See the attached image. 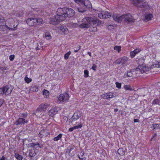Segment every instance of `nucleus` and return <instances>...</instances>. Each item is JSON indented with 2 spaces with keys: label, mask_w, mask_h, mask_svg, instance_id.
I'll return each instance as SVG.
<instances>
[{
  "label": "nucleus",
  "mask_w": 160,
  "mask_h": 160,
  "mask_svg": "<svg viewBox=\"0 0 160 160\" xmlns=\"http://www.w3.org/2000/svg\"><path fill=\"white\" fill-rule=\"evenodd\" d=\"M74 14V11L71 8H58L57 11V15L50 19L49 23L53 25L57 24L65 20L66 18L72 17Z\"/></svg>",
  "instance_id": "obj_1"
},
{
  "label": "nucleus",
  "mask_w": 160,
  "mask_h": 160,
  "mask_svg": "<svg viewBox=\"0 0 160 160\" xmlns=\"http://www.w3.org/2000/svg\"><path fill=\"white\" fill-rule=\"evenodd\" d=\"M82 23L79 25V27L81 28H87L92 27L90 29L91 32H96L97 31V26L101 24L100 21L95 17H88L82 20Z\"/></svg>",
  "instance_id": "obj_2"
},
{
  "label": "nucleus",
  "mask_w": 160,
  "mask_h": 160,
  "mask_svg": "<svg viewBox=\"0 0 160 160\" xmlns=\"http://www.w3.org/2000/svg\"><path fill=\"white\" fill-rule=\"evenodd\" d=\"M104 17H105V19L109 18L111 16H112L113 20L118 22H121L123 19L127 23H132L134 22L131 18L132 16L131 15H126L125 16L122 15L119 16L117 14H113L112 15L111 13L108 11L103 12Z\"/></svg>",
  "instance_id": "obj_3"
},
{
  "label": "nucleus",
  "mask_w": 160,
  "mask_h": 160,
  "mask_svg": "<svg viewBox=\"0 0 160 160\" xmlns=\"http://www.w3.org/2000/svg\"><path fill=\"white\" fill-rule=\"evenodd\" d=\"M43 21L42 19L41 18H31L28 19L26 22L28 25L32 26L40 25L42 23Z\"/></svg>",
  "instance_id": "obj_4"
},
{
  "label": "nucleus",
  "mask_w": 160,
  "mask_h": 160,
  "mask_svg": "<svg viewBox=\"0 0 160 160\" xmlns=\"http://www.w3.org/2000/svg\"><path fill=\"white\" fill-rule=\"evenodd\" d=\"M13 88L14 87L13 86L8 85H6L2 88H0V94L8 95L11 93Z\"/></svg>",
  "instance_id": "obj_5"
},
{
  "label": "nucleus",
  "mask_w": 160,
  "mask_h": 160,
  "mask_svg": "<svg viewBox=\"0 0 160 160\" xmlns=\"http://www.w3.org/2000/svg\"><path fill=\"white\" fill-rule=\"evenodd\" d=\"M132 3L134 6L140 8H146L148 6L147 2L141 0H133Z\"/></svg>",
  "instance_id": "obj_6"
},
{
  "label": "nucleus",
  "mask_w": 160,
  "mask_h": 160,
  "mask_svg": "<svg viewBox=\"0 0 160 160\" xmlns=\"http://www.w3.org/2000/svg\"><path fill=\"white\" fill-rule=\"evenodd\" d=\"M134 70L138 72L139 71L143 73L150 70V67H148L146 65H138V67L136 68Z\"/></svg>",
  "instance_id": "obj_7"
},
{
  "label": "nucleus",
  "mask_w": 160,
  "mask_h": 160,
  "mask_svg": "<svg viewBox=\"0 0 160 160\" xmlns=\"http://www.w3.org/2000/svg\"><path fill=\"white\" fill-rule=\"evenodd\" d=\"M49 106V104L48 103H41L35 111V114L40 112L46 111Z\"/></svg>",
  "instance_id": "obj_8"
},
{
  "label": "nucleus",
  "mask_w": 160,
  "mask_h": 160,
  "mask_svg": "<svg viewBox=\"0 0 160 160\" xmlns=\"http://www.w3.org/2000/svg\"><path fill=\"white\" fill-rule=\"evenodd\" d=\"M82 115V112L79 111H77L73 114L72 116L70 119V122L71 123L76 121L79 119Z\"/></svg>",
  "instance_id": "obj_9"
},
{
  "label": "nucleus",
  "mask_w": 160,
  "mask_h": 160,
  "mask_svg": "<svg viewBox=\"0 0 160 160\" xmlns=\"http://www.w3.org/2000/svg\"><path fill=\"white\" fill-rule=\"evenodd\" d=\"M5 25L7 27V28L10 30L14 31L16 29L17 25L15 27L14 24L12 21L9 20L6 22Z\"/></svg>",
  "instance_id": "obj_10"
},
{
  "label": "nucleus",
  "mask_w": 160,
  "mask_h": 160,
  "mask_svg": "<svg viewBox=\"0 0 160 160\" xmlns=\"http://www.w3.org/2000/svg\"><path fill=\"white\" fill-rule=\"evenodd\" d=\"M128 58L127 57L123 56L122 58L117 59L114 62V63L117 64L123 65L128 61Z\"/></svg>",
  "instance_id": "obj_11"
},
{
  "label": "nucleus",
  "mask_w": 160,
  "mask_h": 160,
  "mask_svg": "<svg viewBox=\"0 0 160 160\" xmlns=\"http://www.w3.org/2000/svg\"><path fill=\"white\" fill-rule=\"evenodd\" d=\"M28 121L26 120L25 118L19 117V118L15 121V124L17 126L19 125H24L25 123H28Z\"/></svg>",
  "instance_id": "obj_12"
},
{
  "label": "nucleus",
  "mask_w": 160,
  "mask_h": 160,
  "mask_svg": "<svg viewBox=\"0 0 160 160\" xmlns=\"http://www.w3.org/2000/svg\"><path fill=\"white\" fill-rule=\"evenodd\" d=\"M49 134V132L46 129H43L39 132V137L41 138L45 137Z\"/></svg>",
  "instance_id": "obj_13"
},
{
  "label": "nucleus",
  "mask_w": 160,
  "mask_h": 160,
  "mask_svg": "<svg viewBox=\"0 0 160 160\" xmlns=\"http://www.w3.org/2000/svg\"><path fill=\"white\" fill-rule=\"evenodd\" d=\"M57 108L52 107V108L48 112V114L50 117H53L55 115L58 111Z\"/></svg>",
  "instance_id": "obj_14"
},
{
  "label": "nucleus",
  "mask_w": 160,
  "mask_h": 160,
  "mask_svg": "<svg viewBox=\"0 0 160 160\" xmlns=\"http://www.w3.org/2000/svg\"><path fill=\"white\" fill-rule=\"evenodd\" d=\"M141 51V50L139 48H136L134 51L130 52V57L132 58H133L138 53L140 52Z\"/></svg>",
  "instance_id": "obj_15"
},
{
  "label": "nucleus",
  "mask_w": 160,
  "mask_h": 160,
  "mask_svg": "<svg viewBox=\"0 0 160 160\" xmlns=\"http://www.w3.org/2000/svg\"><path fill=\"white\" fill-rule=\"evenodd\" d=\"M153 18L152 14L148 13H146L145 14V21H147L151 20Z\"/></svg>",
  "instance_id": "obj_16"
},
{
  "label": "nucleus",
  "mask_w": 160,
  "mask_h": 160,
  "mask_svg": "<svg viewBox=\"0 0 160 160\" xmlns=\"http://www.w3.org/2000/svg\"><path fill=\"white\" fill-rule=\"evenodd\" d=\"M0 28V31L2 32V33L3 34L8 33V29L7 28V27L6 25L1 26Z\"/></svg>",
  "instance_id": "obj_17"
},
{
  "label": "nucleus",
  "mask_w": 160,
  "mask_h": 160,
  "mask_svg": "<svg viewBox=\"0 0 160 160\" xmlns=\"http://www.w3.org/2000/svg\"><path fill=\"white\" fill-rule=\"evenodd\" d=\"M43 36L47 40H50L52 38L51 33L48 31L45 32L43 34Z\"/></svg>",
  "instance_id": "obj_18"
},
{
  "label": "nucleus",
  "mask_w": 160,
  "mask_h": 160,
  "mask_svg": "<svg viewBox=\"0 0 160 160\" xmlns=\"http://www.w3.org/2000/svg\"><path fill=\"white\" fill-rule=\"evenodd\" d=\"M126 151L122 148H119L118 151V154L120 156L124 155Z\"/></svg>",
  "instance_id": "obj_19"
},
{
  "label": "nucleus",
  "mask_w": 160,
  "mask_h": 160,
  "mask_svg": "<svg viewBox=\"0 0 160 160\" xmlns=\"http://www.w3.org/2000/svg\"><path fill=\"white\" fill-rule=\"evenodd\" d=\"M30 91L31 92H37L38 91V88L37 87L34 85H32L30 88Z\"/></svg>",
  "instance_id": "obj_20"
},
{
  "label": "nucleus",
  "mask_w": 160,
  "mask_h": 160,
  "mask_svg": "<svg viewBox=\"0 0 160 160\" xmlns=\"http://www.w3.org/2000/svg\"><path fill=\"white\" fill-rule=\"evenodd\" d=\"M78 3H80L82 5H84V6L86 8H89L90 7V6H91V4L90 3L89 4L88 6V5H86L85 1L83 0H81L78 2Z\"/></svg>",
  "instance_id": "obj_21"
},
{
  "label": "nucleus",
  "mask_w": 160,
  "mask_h": 160,
  "mask_svg": "<svg viewBox=\"0 0 160 160\" xmlns=\"http://www.w3.org/2000/svg\"><path fill=\"white\" fill-rule=\"evenodd\" d=\"M14 156L18 160H22V156L19 155L18 153H15Z\"/></svg>",
  "instance_id": "obj_22"
},
{
  "label": "nucleus",
  "mask_w": 160,
  "mask_h": 160,
  "mask_svg": "<svg viewBox=\"0 0 160 160\" xmlns=\"http://www.w3.org/2000/svg\"><path fill=\"white\" fill-rule=\"evenodd\" d=\"M84 153L81 152L79 155H78V157L80 160H86V158L84 156Z\"/></svg>",
  "instance_id": "obj_23"
},
{
  "label": "nucleus",
  "mask_w": 160,
  "mask_h": 160,
  "mask_svg": "<svg viewBox=\"0 0 160 160\" xmlns=\"http://www.w3.org/2000/svg\"><path fill=\"white\" fill-rule=\"evenodd\" d=\"M62 136V134L60 133L59 134L58 136L53 138L54 141H58L59 140H61Z\"/></svg>",
  "instance_id": "obj_24"
},
{
  "label": "nucleus",
  "mask_w": 160,
  "mask_h": 160,
  "mask_svg": "<svg viewBox=\"0 0 160 160\" xmlns=\"http://www.w3.org/2000/svg\"><path fill=\"white\" fill-rule=\"evenodd\" d=\"M151 128L152 130L160 128L159 124L157 123H153L152 125Z\"/></svg>",
  "instance_id": "obj_25"
},
{
  "label": "nucleus",
  "mask_w": 160,
  "mask_h": 160,
  "mask_svg": "<svg viewBox=\"0 0 160 160\" xmlns=\"http://www.w3.org/2000/svg\"><path fill=\"white\" fill-rule=\"evenodd\" d=\"M43 93L44 96L45 98H47L49 96V92L45 89L43 90Z\"/></svg>",
  "instance_id": "obj_26"
},
{
  "label": "nucleus",
  "mask_w": 160,
  "mask_h": 160,
  "mask_svg": "<svg viewBox=\"0 0 160 160\" xmlns=\"http://www.w3.org/2000/svg\"><path fill=\"white\" fill-rule=\"evenodd\" d=\"M69 98V97L68 94L65 93L63 95V102H65L68 101Z\"/></svg>",
  "instance_id": "obj_27"
},
{
  "label": "nucleus",
  "mask_w": 160,
  "mask_h": 160,
  "mask_svg": "<svg viewBox=\"0 0 160 160\" xmlns=\"http://www.w3.org/2000/svg\"><path fill=\"white\" fill-rule=\"evenodd\" d=\"M124 88L126 90L132 91L133 89L129 85H125L124 86Z\"/></svg>",
  "instance_id": "obj_28"
},
{
  "label": "nucleus",
  "mask_w": 160,
  "mask_h": 160,
  "mask_svg": "<svg viewBox=\"0 0 160 160\" xmlns=\"http://www.w3.org/2000/svg\"><path fill=\"white\" fill-rule=\"evenodd\" d=\"M137 62L139 64V65H142L144 62V60L143 58H140L137 60Z\"/></svg>",
  "instance_id": "obj_29"
},
{
  "label": "nucleus",
  "mask_w": 160,
  "mask_h": 160,
  "mask_svg": "<svg viewBox=\"0 0 160 160\" xmlns=\"http://www.w3.org/2000/svg\"><path fill=\"white\" fill-rule=\"evenodd\" d=\"M86 8L85 7V6L84 8H82L81 7H79L78 8V11L79 12H81L82 13L86 11Z\"/></svg>",
  "instance_id": "obj_30"
},
{
  "label": "nucleus",
  "mask_w": 160,
  "mask_h": 160,
  "mask_svg": "<svg viewBox=\"0 0 160 160\" xmlns=\"http://www.w3.org/2000/svg\"><path fill=\"white\" fill-rule=\"evenodd\" d=\"M114 93L112 92H110L108 93H107V94L108 96V99L109 98H112L113 97H115Z\"/></svg>",
  "instance_id": "obj_31"
},
{
  "label": "nucleus",
  "mask_w": 160,
  "mask_h": 160,
  "mask_svg": "<svg viewBox=\"0 0 160 160\" xmlns=\"http://www.w3.org/2000/svg\"><path fill=\"white\" fill-rule=\"evenodd\" d=\"M65 154L66 155H69L71 157H72L73 155H74V154L72 155V154H71V152L69 150L68 148H67V149H65Z\"/></svg>",
  "instance_id": "obj_32"
},
{
  "label": "nucleus",
  "mask_w": 160,
  "mask_h": 160,
  "mask_svg": "<svg viewBox=\"0 0 160 160\" xmlns=\"http://www.w3.org/2000/svg\"><path fill=\"white\" fill-rule=\"evenodd\" d=\"M71 52L70 51L68 52L67 53H66L64 56V58L65 60H67L68 59L69 56L71 54Z\"/></svg>",
  "instance_id": "obj_33"
},
{
  "label": "nucleus",
  "mask_w": 160,
  "mask_h": 160,
  "mask_svg": "<svg viewBox=\"0 0 160 160\" xmlns=\"http://www.w3.org/2000/svg\"><path fill=\"white\" fill-rule=\"evenodd\" d=\"M121 47L120 46H116L115 47H114V49L115 50L117 51L118 52H119L121 51Z\"/></svg>",
  "instance_id": "obj_34"
},
{
  "label": "nucleus",
  "mask_w": 160,
  "mask_h": 160,
  "mask_svg": "<svg viewBox=\"0 0 160 160\" xmlns=\"http://www.w3.org/2000/svg\"><path fill=\"white\" fill-rule=\"evenodd\" d=\"M19 116L20 118H22L25 119L27 118V114L23 113L20 114Z\"/></svg>",
  "instance_id": "obj_35"
},
{
  "label": "nucleus",
  "mask_w": 160,
  "mask_h": 160,
  "mask_svg": "<svg viewBox=\"0 0 160 160\" xmlns=\"http://www.w3.org/2000/svg\"><path fill=\"white\" fill-rule=\"evenodd\" d=\"M82 126V124L81 123H79L78 125L75 126L73 127L74 129L81 128Z\"/></svg>",
  "instance_id": "obj_36"
},
{
  "label": "nucleus",
  "mask_w": 160,
  "mask_h": 160,
  "mask_svg": "<svg viewBox=\"0 0 160 160\" xmlns=\"http://www.w3.org/2000/svg\"><path fill=\"white\" fill-rule=\"evenodd\" d=\"M103 12L101 13H99L98 14V17L100 19H105V17L104 16Z\"/></svg>",
  "instance_id": "obj_37"
},
{
  "label": "nucleus",
  "mask_w": 160,
  "mask_h": 160,
  "mask_svg": "<svg viewBox=\"0 0 160 160\" xmlns=\"http://www.w3.org/2000/svg\"><path fill=\"white\" fill-rule=\"evenodd\" d=\"M25 81L27 83H29L32 81V79L28 78L27 77H25L24 78Z\"/></svg>",
  "instance_id": "obj_38"
},
{
  "label": "nucleus",
  "mask_w": 160,
  "mask_h": 160,
  "mask_svg": "<svg viewBox=\"0 0 160 160\" xmlns=\"http://www.w3.org/2000/svg\"><path fill=\"white\" fill-rule=\"evenodd\" d=\"M160 102L159 100L158 99H154L152 102V103L153 104H159Z\"/></svg>",
  "instance_id": "obj_39"
},
{
  "label": "nucleus",
  "mask_w": 160,
  "mask_h": 160,
  "mask_svg": "<svg viewBox=\"0 0 160 160\" xmlns=\"http://www.w3.org/2000/svg\"><path fill=\"white\" fill-rule=\"evenodd\" d=\"M160 65L159 64H153L150 67V70H151V69H152L153 68L160 67Z\"/></svg>",
  "instance_id": "obj_40"
},
{
  "label": "nucleus",
  "mask_w": 160,
  "mask_h": 160,
  "mask_svg": "<svg viewBox=\"0 0 160 160\" xmlns=\"http://www.w3.org/2000/svg\"><path fill=\"white\" fill-rule=\"evenodd\" d=\"M84 77L85 78H88L89 77V72L87 70H85L84 72Z\"/></svg>",
  "instance_id": "obj_41"
},
{
  "label": "nucleus",
  "mask_w": 160,
  "mask_h": 160,
  "mask_svg": "<svg viewBox=\"0 0 160 160\" xmlns=\"http://www.w3.org/2000/svg\"><path fill=\"white\" fill-rule=\"evenodd\" d=\"M108 96L107 94V93H105L104 94H103L101 96V97L103 99H108Z\"/></svg>",
  "instance_id": "obj_42"
},
{
  "label": "nucleus",
  "mask_w": 160,
  "mask_h": 160,
  "mask_svg": "<svg viewBox=\"0 0 160 160\" xmlns=\"http://www.w3.org/2000/svg\"><path fill=\"white\" fill-rule=\"evenodd\" d=\"M98 68V66L97 65L95 64H92V66L91 68V69L93 70L94 71H96Z\"/></svg>",
  "instance_id": "obj_43"
},
{
  "label": "nucleus",
  "mask_w": 160,
  "mask_h": 160,
  "mask_svg": "<svg viewBox=\"0 0 160 160\" xmlns=\"http://www.w3.org/2000/svg\"><path fill=\"white\" fill-rule=\"evenodd\" d=\"M7 68V67H0V69H1V70L2 71L1 73H4L5 72V70H6Z\"/></svg>",
  "instance_id": "obj_44"
},
{
  "label": "nucleus",
  "mask_w": 160,
  "mask_h": 160,
  "mask_svg": "<svg viewBox=\"0 0 160 160\" xmlns=\"http://www.w3.org/2000/svg\"><path fill=\"white\" fill-rule=\"evenodd\" d=\"M58 99L60 101L63 102V94H60L59 95Z\"/></svg>",
  "instance_id": "obj_45"
},
{
  "label": "nucleus",
  "mask_w": 160,
  "mask_h": 160,
  "mask_svg": "<svg viewBox=\"0 0 160 160\" xmlns=\"http://www.w3.org/2000/svg\"><path fill=\"white\" fill-rule=\"evenodd\" d=\"M115 84L116 85V87L118 88L119 89H120L121 88V83H120L118 82H115Z\"/></svg>",
  "instance_id": "obj_46"
},
{
  "label": "nucleus",
  "mask_w": 160,
  "mask_h": 160,
  "mask_svg": "<svg viewBox=\"0 0 160 160\" xmlns=\"http://www.w3.org/2000/svg\"><path fill=\"white\" fill-rule=\"evenodd\" d=\"M127 72V75H128V77H132L133 74L131 71Z\"/></svg>",
  "instance_id": "obj_47"
},
{
  "label": "nucleus",
  "mask_w": 160,
  "mask_h": 160,
  "mask_svg": "<svg viewBox=\"0 0 160 160\" xmlns=\"http://www.w3.org/2000/svg\"><path fill=\"white\" fill-rule=\"evenodd\" d=\"M36 154L35 153L32 152H30L29 153V156L31 157H34L35 156Z\"/></svg>",
  "instance_id": "obj_48"
},
{
  "label": "nucleus",
  "mask_w": 160,
  "mask_h": 160,
  "mask_svg": "<svg viewBox=\"0 0 160 160\" xmlns=\"http://www.w3.org/2000/svg\"><path fill=\"white\" fill-rule=\"evenodd\" d=\"M15 58V56L14 55H12L9 56V59L10 61H13L14 59Z\"/></svg>",
  "instance_id": "obj_49"
},
{
  "label": "nucleus",
  "mask_w": 160,
  "mask_h": 160,
  "mask_svg": "<svg viewBox=\"0 0 160 160\" xmlns=\"http://www.w3.org/2000/svg\"><path fill=\"white\" fill-rule=\"evenodd\" d=\"M4 102V101L3 99H0V107Z\"/></svg>",
  "instance_id": "obj_50"
},
{
  "label": "nucleus",
  "mask_w": 160,
  "mask_h": 160,
  "mask_svg": "<svg viewBox=\"0 0 160 160\" xmlns=\"http://www.w3.org/2000/svg\"><path fill=\"white\" fill-rule=\"evenodd\" d=\"M40 144L39 143H33V145L32 146V147H35V146H37L39 147Z\"/></svg>",
  "instance_id": "obj_51"
},
{
  "label": "nucleus",
  "mask_w": 160,
  "mask_h": 160,
  "mask_svg": "<svg viewBox=\"0 0 160 160\" xmlns=\"http://www.w3.org/2000/svg\"><path fill=\"white\" fill-rule=\"evenodd\" d=\"M68 148L69 149L71 152V151L72 150H73L74 149V147L73 146H69Z\"/></svg>",
  "instance_id": "obj_52"
},
{
  "label": "nucleus",
  "mask_w": 160,
  "mask_h": 160,
  "mask_svg": "<svg viewBox=\"0 0 160 160\" xmlns=\"http://www.w3.org/2000/svg\"><path fill=\"white\" fill-rule=\"evenodd\" d=\"M78 49L75 50L74 52H78L79 50L81 49V46H79L78 47Z\"/></svg>",
  "instance_id": "obj_53"
},
{
  "label": "nucleus",
  "mask_w": 160,
  "mask_h": 160,
  "mask_svg": "<svg viewBox=\"0 0 160 160\" xmlns=\"http://www.w3.org/2000/svg\"><path fill=\"white\" fill-rule=\"evenodd\" d=\"M74 129V128H73V127H71L69 129L68 131L69 132H72Z\"/></svg>",
  "instance_id": "obj_54"
},
{
  "label": "nucleus",
  "mask_w": 160,
  "mask_h": 160,
  "mask_svg": "<svg viewBox=\"0 0 160 160\" xmlns=\"http://www.w3.org/2000/svg\"><path fill=\"white\" fill-rule=\"evenodd\" d=\"M139 120L138 119H134V122H139Z\"/></svg>",
  "instance_id": "obj_55"
},
{
  "label": "nucleus",
  "mask_w": 160,
  "mask_h": 160,
  "mask_svg": "<svg viewBox=\"0 0 160 160\" xmlns=\"http://www.w3.org/2000/svg\"><path fill=\"white\" fill-rule=\"evenodd\" d=\"M3 20H4V18L0 16V22H2V21Z\"/></svg>",
  "instance_id": "obj_56"
},
{
  "label": "nucleus",
  "mask_w": 160,
  "mask_h": 160,
  "mask_svg": "<svg viewBox=\"0 0 160 160\" xmlns=\"http://www.w3.org/2000/svg\"><path fill=\"white\" fill-rule=\"evenodd\" d=\"M108 29H110L111 28L113 29V26L112 25H109V26H108Z\"/></svg>",
  "instance_id": "obj_57"
},
{
  "label": "nucleus",
  "mask_w": 160,
  "mask_h": 160,
  "mask_svg": "<svg viewBox=\"0 0 160 160\" xmlns=\"http://www.w3.org/2000/svg\"><path fill=\"white\" fill-rule=\"evenodd\" d=\"M157 136V134L156 133H154L152 136V138H156L155 137H156Z\"/></svg>",
  "instance_id": "obj_58"
},
{
  "label": "nucleus",
  "mask_w": 160,
  "mask_h": 160,
  "mask_svg": "<svg viewBox=\"0 0 160 160\" xmlns=\"http://www.w3.org/2000/svg\"><path fill=\"white\" fill-rule=\"evenodd\" d=\"M6 158H5L3 156L0 160H5Z\"/></svg>",
  "instance_id": "obj_59"
},
{
  "label": "nucleus",
  "mask_w": 160,
  "mask_h": 160,
  "mask_svg": "<svg viewBox=\"0 0 160 160\" xmlns=\"http://www.w3.org/2000/svg\"><path fill=\"white\" fill-rule=\"evenodd\" d=\"M124 77L125 78H126V77H128V75H127V72H126L125 73L124 75Z\"/></svg>",
  "instance_id": "obj_60"
},
{
  "label": "nucleus",
  "mask_w": 160,
  "mask_h": 160,
  "mask_svg": "<svg viewBox=\"0 0 160 160\" xmlns=\"http://www.w3.org/2000/svg\"><path fill=\"white\" fill-rule=\"evenodd\" d=\"M88 55L90 56L91 57V53L90 52H88Z\"/></svg>",
  "instance_id": "obj_61"
},
{
  "label": "nucleus",
  "mask_w": 160,
  "mask_h": 160,
  "mask_svg": "<svg viewBox=\"0 0 160 160\" xmlns=\"http://www.w3.org/2000/svg\"><path fill=\"white\" fill-rule=\"evenodd\" d=\"M156 138H152V137L151 138V141H152V140H153V141H155L156 140Z\"/></svg>",
  "instance_id": "obj_62"
},
{
  "label": "nucleus",
  "mask_w": 160,
  "mask_h": 160,
  "mask_svg": "<svg viewBox=\"0 0 160 160\" xmlns=\"http://www.w3.org/2000/svg\"><path fill=\"white\" fill-rule=\"evenodd\" d=\"M118 109H117V108H116V109H114V112H117V111H118Z\"/></svg>",
  "instance_id": "obj_63"
},
{
  "label": "nucleus",
  "mask_w": 160,
  "mask_h": 160,
  "mask_svg": "<svg viewBox=\"0 0 160 160\" xmlns=\"http://www.w3.org/2000/svg\"><path fill=\"white\" fill-rule=\"evenodd\" d=\"M81 0H75V2L76 3H78V2Z\"/></svg>",
  "instance_id": "obj_64"
}]
</instances>
